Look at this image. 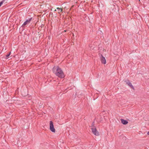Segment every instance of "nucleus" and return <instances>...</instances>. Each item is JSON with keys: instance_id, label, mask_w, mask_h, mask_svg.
<instances>
[{"instance_id": "1", "label": "nucleus", "mask_w": 149, "mask_h": 149, "mask_svg": "<svg viewBox=\"0 0 149 149\" xmlns=\"http://www.w3.org/2000/svg\"><path fill=\"white\" fill-rule=\"evenodd\" d=\"M53 72L59 78H63L65 77V75L61 69L57 66L54 67L52 69Z\"/></svg>"}, {"instance_id": "2", "label": "nucleus", "mask_w": 149, "mask_h": 149, "mask_svg": "<svg viewBox=\"0 0 149 149\" xmlns=\"http://www.w3.org/2000/svg\"><path fill=\"white\" fill-rule=\"evenodd\" d=\"M91 130L92 132L95 135L97 136L99 135V133L98 131H97L95 126H93V127H92Z\"/></svg>"}, {"instance_id": "3", "label": "nucleus", "mask_w": 149, "mask_h": 149, "mask_svg": "<svg viewBox=\"0 0 149 149\" xmlns=\"http://www.w3.org/2000/svg\"><path fill=\"white\" fill-rule=\"evenodd\" d=\"M49 127L50 130L52 132H55V130L54 127L53 122L52 121L50 122Z\"/></svg>"}, {"instance_id": "4", "label": "nucleus", "mask_w": 149, "mask_h": 149, "mask_svg": "<svg viewBox=\"0 0 149 149\" xmlns=\"http://www.w3.org/2000/svg\"><path fill=\"white\" fill-rule=\"evenodd\" d=\"M32 19V17H31L28 19H26V21L24 23L22 26L23 27H24L25 25L29 24L30 22Z\"/></svg>"}, {"instance_id": "5", "label": "nucleus", "mask_w": 149, "mask_h": 149, "mask_svg": "<svg viewBox=\"0 0 149 149\" xmlns=\"http://www.w3.org/2000/svg\"><path fill=\"white\" fill-rule=\"evenodd\" d=\"M100 58L101 62L102 63L105 64L106 63V60L104 57L103 56L102 54H101L100 55Z\"/></svg>"}, {"instance_id": "6", "label": "nucleus", "mask_w": 149, "mask_h": 149, "mask_svg": "<svg viewBox=\"0 0 149 149\" xmlns=\"http://www.w3.org/2000/svg\"><path fill=\"white\" fill-rule=\"evenodd\" d=\"M125 82H126V84L128 85L131 88L133 89H134V86L132 85L131 83L130 82V81L129 80H127L126 81H125Z\"/></svg>"}, {"instance_id": "7", "label": "nucleus", "mask_w": 149, "mask_h": 149, "mask_svg": "<svg viewBox=\"0 0 149 149\" xmlns=\"http://www.w3.org/2000/svg\"><path fill=\"white\" fill-rule=\"evenodd\" d=\"M121 121L122 123L123 124V125H126L128 123V122L127 120H124V119H121Z\"/></svg>"}, {"instance_id": "8", "label": "nucleus", "mask_w": 149, "mask_h": 149, "mask_svg": "<svg viewBox=\"0 0 149 149\" xmlns=\"http://www.w3.org/2000/svg\"><path fill=\"white\" fill-rule=\"evenodd\" d=\"M57 9L58 11V13H59L60 12H61L63 10L61 8H57Z\"/></svg>"}, {"instance_id": "9", "label": "nucleus", "mask_w": 149, "mask_h": 149, "mask_svg": "<svg viewBox=\"0 0 149 149\" xmlns=\"http://www.w3.org/2000/svg\"><path fill=\"white\" fill-rule=\"evenodd\" d=\"M11 54V52H9L8 54L6 55V58L7 59L9 56H10Z\"/></svg>"}, {"instance_id": "10", "label": "nucleus", "mask_w": 149, "mask_h": 149, "mask_svg": "<svg viewBox=\"0 0 149 149\" xmlns=\"http://www.w3.org/2000/svg\"><path fill=\"white\" fill-rule=\"evenodd\" d=\"M8 0H3L1 1L3 2V3L6 4L7 3Z\"/></svg>"}, {"instance_id": "11", "label": "nucleus", "mask_w": 149, "mask_h": 149, "mask_svg": "<svg viewBox=\"0 0 149 149\" xmlns=\"http://www.w3.org/2000/svg\"><path fill=\"white\" fill-rule=\"evenodd\" d=\"M22 94L24 96H26L27 95V93H25L24 94H23V91H22L21 92Z\"/></svg>"}, {"instance_id": "12", "label": "nucleus", "mask_w": 149, "mask_h": 149, "mask_svg": "<svg viewBox=\"0 0 149 149\" xmlns=\"http://www.w3.org/2000/svg\"><path fill=\"white\" fill-rule=\"evenodd\" d=\"M94 122H93L92 124V126H93H93H94Z\"/></svg>"}, {"instance_id": "13", "label": "nucleus", "mask_w": 149, "mask_h": 149, "mask_svg": "<svg viewBox=\"0 0 149 149\" xmlns=\"http://www.w3.org/2000/svg\"><path fill=\"white\" fill-rule=\"evenodd\" d=\"M3 4V2L1 1L0 2V7L1 6V5Z\"/></svg>"}, {"instance_id": "14", "label": "nucleus", "mask_w": 149, "mask_h": 149, "mask_svg": "<svg viewBox=\"0 0 149 149\" xmlns=\"http://www.w3.org/2000/svg\"><path fill=\"white\" fill-rule=\"evenodd\" d=\"M147 134L148 135H149V132H148L147 133Z\"/></svg>"}, {"instance_id": "15", "label": "nucleus", "mask_w": 149, "mask_h": 149, "mask_svg": "<svg viewBox=\"0 0 149 149\" xmlns=\"http://www.w3.org/2000/svg\"><path fill=\"white\" fill-rule=\"evenodd\" d=\"M56 11V10H54V11Z\"/></svg>"}, {"instance_id": "16", "label": "nucleus", "mask_w": 149, "mask_h": 149, "mask_svg": "<svg viewBox=\"0 0 149 149\" xmlns=\"http://www.w3.org/2000/svg\"><path fill=\"white\" fill-rule=\"evenodd\" d=\"M139 1H140V0H139Z\"/></svg>"}]
</instances>
